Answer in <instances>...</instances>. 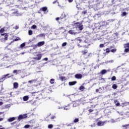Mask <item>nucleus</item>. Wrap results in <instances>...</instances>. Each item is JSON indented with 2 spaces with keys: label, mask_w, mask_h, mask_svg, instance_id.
<instances>
[{
  "label": "nucleus",
  "mask_w": 129,
  "mask_h": 129,
  "mask_svg": "<svg viewBox=\"0 0 129 129\" xmlns=\"http://www.w3.org/2000/svg\"><path fill=\"white\" fill-rule=\"evenodd\" d=\"M9 75L10 74H7L4 76H3L2 77L0 78V82H4L6 79H8V78H11L12 76H14V75L9 76Z\"/></svg>",
  "instance_id": "f257e3e1"
},
{
  "label": "nucleus",
  "mask_w": 129,
  "mask_h": 129,
  "mask_svg": "<svg viewBox=\"0 0 129 129\" xmlns=\"http://www.w3.org/2000/svg\"><path fill=\"white\" fill-rule=\"evenodd\" d=\"M27 117H28L27 114H20L18 117L17 120H18V121H21L22 119H24V118H27Z\"/></svg>",
  "instance_id": "f03ea898"
},
{
  "label": "nucleus",
  "mask_w": 129,
  "mask_h": 129,
  "mask_svg": "<svg viewBox=\"0 0 129 129\" xmlns=\"http://www.w3.org/2000/svg\"><path fill=\"white\" fill-rule=\"evenodd\" d=\"M123 47L124 48V52L125 53H129V42L124 44Z\"/></svg>",
  "instance_id": "7ed1b4c3"
},
{
  "label": "nucleus",
  "mask_w": 129,
  "mask_h": 129,
  "mask_svg": "<svg viewBox=\"0 0 129 129\" xmlns=\"http://www.w3.org/2000/svg\"><path fill=\"white\" fill-rule=\"evenodd\" d=\"M75 41L76 42V43H77V44H78V46L79 48H81V47H82V46L80 45V44L79 43H81V42H82V40L81 39H80V37H77L76 38H75Z\"/></svg>",
  "instance_id": "20e7f679"
},
{
  "label": "nucleus",
  "mask_w": 129,
  "mask_h": 129,
  "mask_svg": "<svg viewBox=\"0 0 129 129\" xmlns=\"http://www.w3.org/2000/svg\"><path fill=\"white\" fill-rule=\"evenodd\" d=\"M75 29H76V27H73V29H71L68 31V33L70 34V35H74L75 36V35L77 34V32H76V31L74 30Z\"/></svg>",
  "instance_id": "39448f33"
},
{
  "label": "nucleus",
  "mask_w": 129,
  "mask_h": 129,
  "mask_svg": "<svg viewBox=\"0 0 129 129\" xmlns=\"http://www.w3.org/2000/svg\"><path fill=\"white\" fill-rule=\"evenodd\" d=\"M1 36H4V41H8L9 39V33H5L3 34H1Z\"/></svg>",
  "instance_id": "423d86ee"
},
{
  "label": "nucleus",
  "mask_w": 129,
  "mask_h": 129,
  "mask_svg": "<svg viewBox=\"0 0 129 129\" xmlns=\"http://www.w3.org/2000/svg\"><path fill=\"white\" fill-rule=\"evenodd\" d=\"M41 58H42V54H37L36 56L33 58V59L36 60H41Z\"/></svg>",
  "instance_id": "0eeeda50"
},
{
  "label": "nucleus",
  "mask_w": 129,
  "mask_h": 129,
  "mask_svg": "<svg viewBox=\"0 0 129 129\" xmlns=\"http://www.w3.org/2000/svg\"><path fill=\"white\" fill-rule=\"evenodd\" d=\"M75 77L77 79H81L83 77L81 74H77L75 75Z\"/></svg>",
  "instance_id": "6e6552de"
},
{
  "label": "nucleus",
  "mask_w": 129,
  "mask_h": 129,
  "mask_svg": "<svg viewBox=\"0 0 129 129\" xmlns=\"http://www.w3.org/2000/svg\"><path fill=\"white\" fill-rule=\"evenodd\" d=\"M75 28L76 30H77V28H78L80 31H82L83 30V25H76Z\"/></svg>",
  "instance_id": "1a4fd4ad"
},
{
  "label": "nucleus",
  "mask_w": 129,
  "mask_h": 129,
  "mask_svg": "<svg viewBox=\"0 0 129 129\" xmlns=\"http://www.w3.org/2000/svg\"><path fill=\"white\" fill-rule=\"evenodd\" d=\"M81 53H82V55H83V56H85L88 53V50L87 49L83 50H82Z\"/></svg>",
  "instance_id": "9d476101"
},
{
  "label": "nucleus",
  "mask_w": 129,
  "mask_h": 129,
  "mask_svg": "<svg viewBox=\"0 0 129 129\" xmlns=\"http://www.w3.org/2000/svg\"><path fill=\"white\" fill-rule=\"evenodd\" d=\"M43 45H45V41H40L37 43L38 47H41V46H43Z\"/></svg>",
  "instance_id": "9b49d317"
},
{
  "label": "nucleus",
  "mask_w": 129,
  "mask_h": 129,
  "mask_svg": "<svg viewBox=\"0 0 129 129\" xmlns=\"http://www.w3.org/2000/svg\"><path fill=\"white\" fill-rule=\"evenodd\" d=\"M22 72V71H21V70H14L13 71V73L14 74H20V73H21Z\"/></svg>",
  "instance_id": "f8f14e48"
},
{
  "label": "nucleus",
  "mask_w": 129,
  "mask_h": 129,
  "mask_svg": "<svg viewBox=\"0 0 129 129\" xmlns=\"http://www.w3.org/2000/svg\"><path fill=\"white\" fill-rule=\"evenodd\" d=\"M78 105H79V101H75L74 102L73 106L74 107H76V106H78Z\"/></svg>",
  "instance_id": "ddd939ff"
},
{
  "label": "nucleus",
  "mask_w": 129,
  "mask_h": 129,
  "mask_svg": "<svg viewBox=\"0 0 129 129\" xmlns=\"http://www.w3.org/2000/svg\"><path fill=\"white\" fill-rule=\"evenodd\" d=\"M97 124L98 126H101L102 125H104V122L100 121L97 122Z\"/></svg>",
  "instance_id": "4468645a"
},
{
  "label": "nucleus",
  "mask_w": 129,
  "mask_h": 129,
  "mask_svg": "<svg viewBox=\"0 0 129 129\" xmlns=\"http://www.w3.org/2000/svg\"><path fill=\"white\" fill-rule=\"evenodd\" d=\"M16 119V118L15 117H10L9 119H8V121L9 122H12V121H14Z\"/></svg>",
  "instance_id": "2eb2a0df"
},
{
  "label": "nucleus",
  "mask_w": 129,
  "mask_h": 129,
  "mask_svg": "<svg viewBox=\"0 0 129 129\" xmlns=\"http://www.w3.org/2000/svg\"><path fill=\"white\" fill-rule=\"evenodd\" d=\"M76 83H77V82L76 81H73V82H70L69 83V84L70 86H72L73 85H75V84H76Z\"/></svg>",
  "instance_id": "dca6fc26"
},
{
  "label": "nucleus",
  "mask_w": 129,
  "mask_h": 129,
  "mask_svg": "<svg viewBox=\"0 0 129 129\" xmlns=\"http://www.w3.org/2000/svg\"><path fill=\"white\" fill-rule=\"evenodd\" d=\"M14 88L17 89L19 87V84L17 82L14 83L13 84Z\"/></svg>",
  "instance_id": "f3484780"
},
{
  "label": "nucleus",
  "mask_w": 129,
  "mask_h": 129,
  "mask_svg": "<svg viewBox=\"0 0 129 129\" xmlns=\"http://www.w3.org/2000/svg\"><path fill=\"white\" fill-rule=\"evenodd\" d=\"M114 102L116 106H119L120 105V103H119V102L117 100H114Z\"/></svg>",
  "instance_id": "a211bd4d"
},
{
  "label": "nucleus",
  "mask_w": 129,
  "mask_h": 129,
  "mask_svg": "<svg viewBox=\"0 0 129 129\" xmlns=\"http://www.w3.org/2000/svg\"><path fill=\"white\" fill-rule=\"evenodd\" d=\"M28 100H29V96H25L24 97H23L24 101H28Z\"/></svg>",
  "instance_id": "6ab92c4d"
},
{
  "label": "nucleus",
  "mask_w": 129,
  "mask_h": 129,
  "mask_svg": "<svg viewBox=\"0 0 129 129\" xmlns=\"http://www.w3.org/2000/svg\"><path fill=\"white\" fill-rule=\"evenodd\" d=\"M40 10L42 11V12H46V11L48 10V8H47V7H42Z\"/></svg>",
  "instance_id": "aec40b11"
},
{
  "label": "nucleus",
  "mask_w": 129,
  "mask_h": 129,
  "mask_svg": "<svg viewBox=\"0 0 129 129\" xmlns=\"http://www.w3.org/2000/svg\"><path fill=\"white\" fill-rule=\"evenodd\" d=\"M59 79H60V80H61V81H64V80H66V77H60Z\"/></svg>",
  "instance_id": "412c9836"
},
{
  "label": "nucleus",
  "mask_w": 129,
  "mask_h": 129,
  "mask_svg": "<svg viewBox=\"0 0 129 129\" xmlns=\"http://www.w3.org/2000/svg\"><path fill=\"white\" fill-rule=\"evenodd\" d=\"M49 82L50 84H54V83H55V79H51Z\"/></svg>",
  "instance_id": "4be33fe9"
},
{
  "label": "nucleus",
  "mask_w": 129,
  "mask_h": 129,
  "mask_svg": "<svg viewBox=\"0 0 129 129\" xmlns=\"http://www.w3.org/2000/svg\"><path fill=\"white\" fill-rule=\"evenodd\" d=\"M36 81H37L36 80H32L28 81V83L31 84V83H36Z\"/></svg>",
  "instance_id": "5701e85b"
},
{
  "label": "nucleus",
  "mask_w": 129,
  "mask_h": 129,
  "mask_svg": "<svg viewBox=\"0 0 129 129\" xmlns=\"http://www.w3.org/2000/svg\"><path fill=\"white\" fill-rule=\"evenodd\" d=\"M20 40H21V38H20V37H17L16 39H15L13 41H12V43H13V42H16L17 41H20Z\"/></svg>",
  "instance_id": "b1692460"
},
{
  "label": "nucleus",
  "mask_w": 129,
  "mask_h": 129,
  "mask_svg": "<svg viewBox=\"0 0 129 129\" xmlns=\"http://www.w3.org/2000/svg\"><path fill=\"white\" fill-rule=\"evenodd\" d=\"M4 32H5V28L4 27H3L0 29V34H3V33H4Z\"/></svg>",
  "instance_id": "393cba45"
},
{
  "label": "nucleus",
  "mask_w": 129,
  "mask_h": 129,
  "mask_svg": "<svg viewBox=\"0 0 129 129\" xmlns=\"http://www.w3.org/2000/svg\"><path fill=\"white\" fill-rule=\"evenodd\" d=\"M85 88L84 87V86H81L79 87V90H81V91H83V90L85 89Z\"/></svg>",
  "instance_id": "a878e982"
},
{
  "label": "nucleus",
  "mask_w": 129,
  "mask_h": 129,
  "mask_svg": "<svg viewBox=\"0 0 129 129\" xmlns=\"http://www.w3.org/2000/svg\"><path fill=\"white\" fill-rule=\"evenodd\" d=\"M112 88L113 89H116V88H117V85H116V84H113L112 86Z\"/></svg>",
  "instance_id": "bb28decb"
},
{
  "label": "nucleus",
  "mask_w": 129,
  "mask_h": 129,
  "mask_svg": "<svg viewBox=\"0 0 129 129\" xmlns=\"http://www.w3.org/2000/svg\"><path fill=\"white\" fill-rule=\"evenodd\" d=\"M53 124H49L48 125L47 127H48V128L51 129V128H53Z\"/></svg>",
  "instance_id": "cd10ccee"
},
{
  "label": "nucleus",
  "mask_w": 129,
  "mask_h": 129,
  "mask_svg": "<svg viewBox=\"0 0 129 129\" xmlns=\"http://www.w3.org/2000/svg\"><path fill=\"white\" fill-rule=\"evenodd\" d=\"M28 34L29 35V36H32V35H33V31L31 30H29Z\"/></svg>",
  "instance_id": "c85d7f7f"
},
{
  "label": "nucleus",
  "mask_w": 129,
  "mask_h": 129,
  "mask_svg": "<svg viewBox=\"0 0 129 129\" xmlns=\"http://www.w3.org/2000/svg\"><path fill=\"white\" fill-rule=\"evenodd\" d=\"M116 80V77L115 76H113L111 78V81H115Z\"/></svg>",
  "instance_id": "c756f323"
},
{
  "label": "nucleus",
  "mask_w": 129,
  "mask_h": 129,
  "mask_svg": "<svg viewBox=\"0 0 129 129\" xmlns=\"http://www.w3.org/2000/svg\"><path fill=\"white\" fill-rule=\"evenodd\" d=\"M126 15H127L126 12H122V13L121 14V17H124V16H126Z\"/></svg>",
  "instance_id": "7c9ffc66"
},
{
  "label": "nucleus",
  "mask_w": 129,
  "mask_h": 129,
  "mask_svg": "<svg viewBox=\"0 0 129 129\" xmlns=\"http://www.w3.org/2000/svg\"><path fill=\"white\" fill-rule=\"evenodd\" d=\"M25 46H26V43H22L20 45V48H24V47H25Z\"/></svg>",
  "instance_id": "2f4dec72"
},
{
  "label": "nucleus",
  "mask_w": 129,
  "mask_h": 129,
  "mask_svg": "<svg viewBox=\"0 0 129 129\" xmlns=\"http://www.w3.org/2000/svg\"><path fill=\"white\" fill-rule=\"evenodd\" d=\"M105 73H106V70H103L101 72V74H105Z\"/></svg>",
  "instance_id": "473e14b6"
},
{
  "label": "nucleus",
  "mask_w": 129,
  "mask_h": 129,
  "mask_svg": "<svg viewBox=\"0 0 129 129\" xmlns=\"http://www.w3.org/2000/svg\"><path fill=\"white\" fill-rule=\"evenodd\" d=\"M14 14L16 15V16H17L21 15V14H20V13H19V11H16V12H14Z\"/></svg>",
  "instance_id": "72a5a7b5"
},
{
  "label": "nucleus",
  "mask_w": 129,
  "mask_h": 129,
  "mask_svg": "<svg viewBox=\"0 0 129 129\" xmlns=\"http://www.w3.org/2000/svg\"><path fill=\"white\" fill-rule=\"evenodd\" d=\"M31 125H30L29 124H26L24 126V128H29V127H30Z\"/></svg>",
  "instance_id": "f704fd0d"
},
{
  "label": "nucleus",
  "mask_w": 129,
  "mask_h": 129,
  "mask_svg": "<svg viewBox=\"0 0 129 129\" xmlns=\"http://www.w3.org/2000/svg\"><path fill=\"white\" fill-rule=\"evenodd\" d=\"M79 121V119L78 118H75L74 120V122L76 123Z\"/></svg>",
  "instance_id": "c9c22d12"
},
{
  "label": "nucleus",
  "mask_w": 129,
  "mask_h": 129,
  "mask_svg": "<svg viewBox=\"0 0 129 129\" xmlns=\"http://www.w3.org/2000/svg\"><path fill=\"white\" fill-rule=\"evenodd\" d=\"M88 111H89V113H91V112H93V111H94V110L92 109H89L88 110Z\"/></svg>",
  "instance_id": "e433bc0d"
},
{
  "label": "nucleus",
  "mask_w": 129,
  "mask_h": 129,
  "mask_svg": "<svg viewBox=\"0 0 129 129\" xmlns=\"http://www.w3.org/2000/svg\"><path fill=\"white\" fill-rule=\"evenodd\" d=\"M67 42H63L61 45L62 47H65V46H67Z\"/></svg>",
  "instance_id": "4c0bfd02"
},
{
  "label": "nucleus",
  "mask_w": 129,
  "mask_h": 129,
  "mask_svg": "<svg viewBox=\"0 0 129 129\" xmlns=\"http://www.w3.org/2000/svg\"><path fill=\"white\" fill-rule=\"evenodd\" d=\"M124 106H126L127 105H129V102H126V103H123Z\"/></svg>",
  "instance_id": "58836bf2"
},
{
  "label": "nucleus",
  "mask_w": 129,
  "mask_h": 129,
  "mask_svg": "<svg viewBox=\"0 0 129 129\" xmlns=\"http://www.w3.org/2000/svg\"><path fill=\"white\" fill-rule=\"evenodd\" d=\"M110 51H111L109 50V48H107L106 49V53H109V52H110Z\"/></svg>",
  "instance_id": "ea45409f"
},
{
  "label": "nucleus",
  "mask_w": 129,
  "mask_h": 129,
  "mask_svg": "<svg viewBox=\"0 0 129 129\" xmlns=\"http://www.w3.org/2000/svg\"><path fill=\"white\" fill-rule=\"evenodd\" d=\"M31 28L32 29H37V26L35 25H33L32 26Z\"/></svg>",
  "instance_id": "a19ab883"
},
{
  "label": "nucleus",
  "mask_w": 129,
  "mask_h": 129,
  "mask_svg": "<svg viewBox=\"0 0 129 129\" xmlns=\"http://www.w3.org/2000/svg\"><path fill=\"white\" fill-rule=\"evenodd\" d=\"M5 119V115H3V118H0V121H3Z\"/></svg>",
  "instance_id": "79ce46f5"
},
{
  "label": "nucleus",
  "mask_w": 129,
  "mask_h": 129,
  "mask_svg": "<svg viewBox=\"0 0 129 129\" xmlns=\"http://www.w3.org/2000/svg\"><path fill=\"white\" fill-rule=\"evenodd\" d=\"M82 15H85V14H87V11H83V12H82Z\"/></svg>",
  "instance_id": "37998d69"
},
{
  "label": "nucleus",
  "mask_w": 129,
  "mask_h": 129,
  "mask_svg": "<svg viewBox=\"0 0 129 129\" xmlns=\"http://www.w3.org/2000/svg\"><path fill=\"white\" fill-rule=\"evenodd\" d=\"M116 51V49H113L111 50V52H112V53H115Z\"/></svg>",
  "instance_id": "c03bdc74"
},
{
  "label": "nucleus",
  "mask_w": 129,
  "mask_h": 129,
  "mask_svg": "<svg viewBox=\"0 0 129 129\" xmlns=\"http://www.w3.org/2000/svg\"><path fill=\"white\" fill-rule=\"evenodd\" d=\"M39 37H45V34L41 33V34H39Z\"/></svg>",
  "instance_id": "a18cd8bd"
},
{
  "label": "nucleus",
  "mask_w": 129,
  "mask_h": 129,
  "mask_svg": "<svg viewBox=\"0 0 129 129\" xmlns=\"http://www.w3.org/2000/svg\"><path fill=\"white\" fill-rule=\"evenodd\" d=\"M100 48H103L104 47V44H100L99 45Z\"/></svg>",
  "instance_id": "49530a36"
},
{
  "label": "nucleus",
  "mask_w": 129,
  "mask_h": 129,
  "mask_svg": "<svg viewBox=\"0 0 129 129\" xmlns=\"http://www.w3.org/2000/svg\"><path fill=\"white\" fill-rule=\"evenodd\" d=\"M16 123H17V121L11 123V125H14L16 124Z\"/></svg>",
  "instance_id": "de8ad7c7"
},
{
  "label": "nucleus",
  "mask_w": 129,
  "mask_h": 129,
  "mask_svg": "<svg viewBox=\"0 0 129 129\" xmlns=\"http://www.w3.org/2000/svg\"><path fill=\"white\" fill-rule=\"evenodd\" d=\"M54 118H56V116H52L51 117V119H54Z\"/></svg>",
  "instance_id": "09e8293b"
},
{
  "label": "nucleus",
  "mask_w": 129,
  "mask_h": 129,
  "mask_svg": "<svg viewBox=\"0 0 129 129\" xmlns=\"http://www.w3.org/2000/svg\"><path fill=\"white\" fill-rule=\"evenodd\" d=\"M74 25H80V23H79V22H77V23H75L74 24Z\"/></svg>",
  "instance_id": "8fccbe9b"
},
{
  "label": "nucleus",
  "mask_w": 129,
  "mask_h": 129,
  "mask_svg": "<svg viewBox=\"0 0 129 129\" xmlns=\"http://www.w3.org/2000/svg\"><path fill=\"white\" fill-rule=\"evenodd\" d=\"M43 60H44V61H48V58L45 57L43 59Z\"/></svg>",
  "instance_id": "3c124183"
},
{
  "label": "nucleus",
  "mask_w": 129,
  "mask_h": 129,
  "mask_svg": "<svg viewBox=\"0 0 129 129\" xmlns=\"http://www.w3.org/2000/svg\"><path fill=\"white\" fill-rule=\"evenodd\" d=\"M56 21H59L60 20V18L57 17L55 19Z\"/></svg>",
  "instance_id": "603ef678"
},
{
  "label": "nucleus",
  "mask_w": 129,
  "mask_h": 129,
  "mask_svg": "<svg viewBox=\"0 0 129 129\" xmlns=\"http://www.w3.org/2000/svg\"><path fill=\"white\" fill-rule=\"evenodd\" d=\"M122 126H123V127H125L126 126H128V125H127V124L123 125Z\"/></svg>",
  "instance_id": "864d4df0"
},
{
  "label": "nucleus",
  "mask_w": 129,
  "mask_h": 129,
  "mask_svg": "<svg viewBox=\"0 0 129 129\" xmlns=\"http://www.w3.org/2000/svg\"><path fill=\"white\" fill-rule=\"evenodd\" d=\"M15 29H16V30H18V29H19V26H16Z\"/></svg>",
  "instance_id": "5fc2aeb1"
},
{
  "label": "nucleus",
  "mask_w": 129,
  "mask_h": 129,
  "mask_svg": "<svg viewBox=\"0 0 129 129\" xmlns=\"http://www.w3.org/2000/svg\"><path fill=\"white\" fill-rule=\"evenodd\" d=\"M3 104H4V103H3V102H0V106L3 105Z\"/></svg>",
  "instance_id": "6e6d98bb"
},
{
  "label": "nucleus",
  "mask_w": 129,
  "mask_h": 129,
  "mask_svg": "<svg viewBox=\"0 0 129 129\" xmlns=\"http://www.w3.org/2000/svg\"><path fill=\"white\" fill-rule=\"evenodd\" d=\"M73 2V0H69V3H72Z\"/></svg>",
  "instance_id": "4d7b16f0"
},
{
  "label": "nucleus",
  "mask_w": 129,
  "mask_h": 129,
  "mask_svg": "<svg viewBox=\"0 0 129 129\" xmlns=\"http://www.w3.org/2000/svg\"><path fill=\"white\" fill-rule=\"evenodd\" d=\"M98 91H99V89H96V92H98Z\"/></svg>",
  "instance_id": "13d9d810"
},
{
  "label": "nucleus",
  "mask_w": 129,
  "mask_h": 129,
  "mask_svg": "<svg viewBox=\"0 0 129 129\" xmlns=\"http://www.w3.org/2000/svg\"><path fill=\"white\" fill-rule=\"evenodd\" d=\"M72 124V123L71 124H69L67 125V126H71V125Z\"/></svg>",
  "instance_id": "bf43d9fd"
},
{
  "label": "nucleus",
  "mask_w": 129,
  "mask_h": 129,
  "mask_svg": "<svg viewBox=\"0 0 129 129\" xmlns=\"http://www.w3.org/2000/svg\"><path fill=\"white\" fill-rule=\"evenodd\" d=\"M0 126H2V125H0ZM0 129H6L5 127L0 128Z\"/></svg>",
  "instance_id": "052dcab7"
},
{
  "label": "nucleus",
  "mask_w": 129,
  "mask_h": 129,
  "mask_svg": "<svg viewBox=\"0 0 129 129\" xmlns=\"http://www.w3.org/2000/svg\"><path fill=\"white\" fill-rule=\"evenodd\" d=\"M5 58H9V56H6Z\"/></svg>",
  "instance_id": "680f3d73"
},
{
  "label": "nucleus",
  "mask_w": 129,
  "mask_h": 129,
  "mask_svg": "<svg viewBox=\"0 0 129 129\" xmlns=\"http://www.w3.org/2000/svg\"><path fill=\"white\" fill-rule=\"evenodd\" d=\"M112 62H113V60H111V62L112 63Z\"/></svg>",
  "instance_id": "e2e57ef3"
},
{
  "label": "nucleus",
  "mask_w": 129,
  "mask_h": 129,
  "mask_svg": "<svg viewBox=\"0 0 129 129\" xmlns=\"http://www.w3.org/2000/svg\"><path fill=\"white\" fill-rule=\"evenodd\" d=\"M90 54H91V53H90L88 54V56H90Z\"/></svg>",
  "instance_id": "0e129e2a"
},
{
  "label": "nucleus",
  "mask_w": 129,
  "mask_h": 129,
  "mask_svg": "<svg viewBox=\"0 0 129 129\" xmlns=\"http://www.w3.org/2000/svg\"><path fill=\"white\" fill-rule=\"evenodd\" d=\"M3 113V112H0V115L2 114Z\"/></svg>",
  "instance_id": "69168bd1"
},
{
  "label": "nucleus",
  "mask_w": 129,
  "mask_h": 129,
  "mask_svg": "<svg viewBox=\"0 0 129 129\" xmlns=\"http://www.w3.org/2000/svg\"><path fill=\"white\" fill-rule=\"evenodd\" d=\"M113 48V47H112V46H110V48Z\"/></svg>",
  "instance_id": "338daca9"
},
{
  "label": "nucleus",
  "mask_w": 129,
  "mask_h": 129,
  "mask_svg": "<svg viewBox=\"0 0 129 129\" xmlns=\"http://www.w3.org/2000/svg\"><path fill=\"white\" fill-rule=\"evenodd\" d=\"M1 27L0 26V29H1Z\"/></svg>",
  "instance_id": "774afa93"
}]
</instances>
